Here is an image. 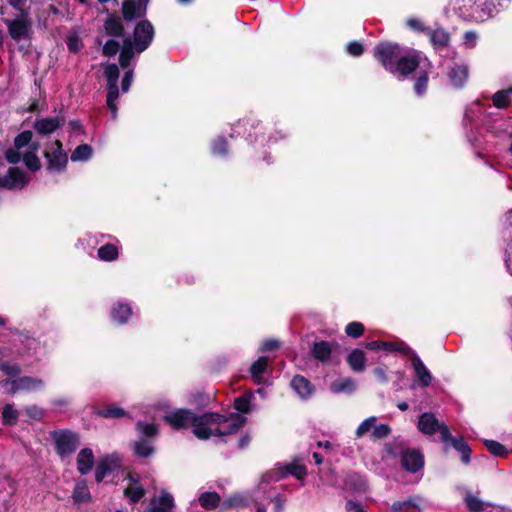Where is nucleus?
I'll return each instance as SVG.
<instances>
[{
	"label": "nucleus",
	"instance_id": "nucleus-1",
	"mask_svg": "<svg viewBox=\"0 0 512 512\" xmlns=\"http://www.w3.org/2000/svg\"><path fill=\"white\" fill-rule=\"evenodd\" d=\"M164 420L174 429L193 428V434L201 440H206L213 435L223 436L236 433L245 423L246 419L236 415L228 419L217 413H205L196 416L186 409H178L167 413Z\"/></svg>",
	"mask_w": 512,
	"mask_h": 512
},
{
	"label": "nucleus",
	"instance_id": "nucleus-2",
	"mask_svg": "<svg viewBox=\"0 0 512 512\" xmlns=\"http://www.w3.org/2000/svg\"><path fill=\"white\" fill-rule=\"evenodd\" d=\"M401 55V46L395 42L381 41L373 49V57L389 73Z\"/></svg>",
	"mask_w": 512,
	"mask_h": 512
},
{
	"label": "nucleus",
	"instance_id": "nucleus-3",
	"mask_svg": "<svg viewBox=\"0 0 512 512\" xmlns=\"http://www.w3.org/2000/svg\"><path fill=\"white\" fill-rule=\"evenodd\" d=\"M120 75L119 68L116 64H108L104 69V76L107 81V96L106 104L107 108L112 114V119L117 118L118 107L116 100L119 97L118 78Z\"/></svg>",
	"mask_w": 512,
	"mask_h": 512
},
{
	"label": "nucleus",
	"instance_id": "nucleus-4",
	"mask_svg": "<svg viewBox=\"0 0 512 512\" xmlns=\"http://www.w3.org/2000/svg\"><path fill=\"white\" fill-rule=\"evenodd\" d=\"M155 36V29L148 19L140 20L133 30V41L137 53H142L149 48Z\"/></svg>",
	"mask_w": 512,
	"mask_h": 512
},
{
	"label": "nucleus",
	"instance_id": "nucleus-5",
	"mask_svg": "<svg viewBox=\"0 0 512 512\" xmlns=\"http://www.w3.org/2000/svg\"><path fill=\"white\" fill-rule=\"evenodd\" d=\"M52 438L56 452L61 458L70 456L80 444L78 435L69 430L56 431L52 434Z\"/></svg>",
	"mask_w": 512,
	"mask_h": 512
},
{
	"label": "nucleus",
	"instance_id": "nucleus-6",
	"mask_svg": "<svg viewBox=\"0 0 512 512\" xmlns=\"http://www.w3.org/2000/svg\"><path fill=\"white\" fill-rule=\"evenodd\" d=\"M17 12L18 16L15 19H3V22L7 25L9 36L15 41L28 37L31 28L29 10Z\"/></svg>",
	"mask_w": 512,
	"mask_h": 512
},
{
	"label": "nucleus",
	"instance_id": "nucleus-7",
	"mask_svg": "<svg viewBox=\"0 0 512 512\" xmlns=\"http://www.w3.org/2000/svg\"><path fill=\"white\" fill-rule=\"evenodd\" d=\"M420 67V56L419 53L413 52L411 54L401 55L398 61L395 63L392 71V75L398 79H407Z\"/></svg>",
	"mask_w": 512,
	"mask_h": 512
},
{
	"label": "nucleus",
	"instance_id": "nucleus-8",
	"mask_svg": "<svg viewBox=\"0 0 512 512\" xmlns=\"http://www.w3.org/2000/svg\"><path fill=\"white\" fill-rule=\"evenodd\" d=\"M418 429L424 433L431 435L436 431H439L441 440L447 443L450 438V430L444 423H440L438 419L432 413H423L419 417Z\"/></svg>",
	"mask_w": 512,
	"mask_h": 512
},
{
	"label": "nucleus",
	"instance_id": "nucleus-9",
	"mask_svg": "<svg viewBox=\"0 0 512 512\" xmlns=\"http://www.w3.org/2000/svg\"><path fill=\"white\" fill-rule=\"evenodd\" d=\"M29 183V177L19 167L8 168L6 174L0 177V187L7 190L23 189Z\"/></svg>",
	"mask_w": 512,
	"mask_h": 512
},
{
	"label": "nucleus",
	"instance_id": "nucleus-10",
	"mask_svg": "<svg viewBox=\"0 0 512 512\" xmlns=\"http://www.w3.org/2000/svg\"><path fill=\"white\" fill-rule=\"evenodd\" d=\"M33 138V133L30 130H25L19 133L13 141L14 147L6 149L4 156L9 164L16 165L21 161L20 150L30 144Z\"/></svg>",
	"mask_w": 512,
	"mask_h": 512
},
{
	"label": "nucleus",
	"instance_id": "nucleus-11",
	"mask_svg": "<svg viewBox=\"0 0 512 512\" xmlns=\"http://www.w3.org/2000/svg\"><path fill=\"white\" fill-rule=\"evenodd\" d=\"M65 116L60 109L56 117L37 118L33 123V129L40 136H47L54 133L65 124Z\"/></svg>",
	"mask_w": 512,
	"mask_h": 512
},
{
	"label": "nucleus",
	"instance_id": "nucleus-12",
	"mask_svg": "<svg viewBox=\"0 0 512 512\" xmlns=\"http://www.w3.org/2000/svg\"><path fill=\"white\" fill-rule=\"evenodd\" d=\"M240 128H244V130L248 132L247 138L250 141H258L259 138H262L261 141L264 140V126L262 125L261 121L257 120L256 118L252 116L243 118L233 126V131L240 135Z\"/></svg>",
	"mask_w": 512,
	"mask_h": 512
},
{
	"label": "nucleus",
	"instance_id": "nucleus-13",
	"mask_svg": "<svg viewBox=\"0 0 512 512\" xmlns=\"http://www.w3.org/2000/svg\"><path fill=\"white\" fill-rule=\"evenodd\" d=\"M43 156L47 160V170L50 172L64 171L68 164L67 153L59 151H45Z\"/></svg>",
	"mask_w": 512,
	"mask_h": 512
},
{
	"label": "nucleus",
	"instance_id": "nucleus-14",
	"mask_svg": "<svg viewBox=\"0 0 512 512\" xmlns=\"http://www.w3.org/2000/svg\"><path fill=\"white\" fill-rule=\"evenodd\" d=\"M122 17L125 21L131 22L146 16L147 10L135 0H124L121 6Z\"/></svg>",
	"mask_w": 512,
	"mask_h": 512
},
{
	"label": "nucleus",
	"instance_id": "nucleus-15",
	"mask_svg": "<svg viewBox=\"0 0 512 512\" xmlns=\"http://www.w3.org/2000/svg\"><path fill=\"white\" fill-rule=\"evenodd\" d=\"M43 386V381L38 378L21 377L11 382L9 393L14 395L19 391H35Z\"/></svg>",
	"mask_w": 512,
	"mask_h": 512
},
{
	"label": "nucleus",
	"instance_id": "nucleus-16",
	"mask_svg": "<svg viewBox=\"0 0 512 512\" xmlns=\"http://www.w3.org/2000/svg\"><path fill=\"white\" fill-rule=\"evenodd\" d=\"M173 497L168 493H162L159 497H153L144 512H173Z\"/></svg>",
	"mask_w": 512,
	"mask_h": 512
},
{
	"label": "nucleus",
	"instance_id": "nucleus-17",
	"mask_svg": "<svg viewBox=\"0 0 512 512\" xmlns=\"http://www.w3.org/2000/svg\"><path fill=\"white\" fill-rule=\"evenodd\" d=\"M469 77V68L465 64H454L449 69L448 78L455 88H463Z\"/></svg>",
	"mask_w": 512,
	"mask_h": 512
},
{
	"label": "nucleus",
	"instance_id": "nucleus-18",
	"mask_svg": "<svg viewBox=\"0 0 512 512\" xmlns=\"http://www.w3.org/2000/svg\"><path fill=\"white\" fill-rule=\"evenodd\" d=\"M424 460L420 452L416 450H405L402 453V466L409 472H416L423 467Z\"/></svg>",
	"mask_w": 512,
	"mask_h": 512
},
{
	"label": "nucleus",
	"instance_id": "nucleus-19",
	"mask_svg": "<svg viewBox=\"0 0 512 512\" xmlns=\"http://www.w3.org/2000/svg\"><path fill=\"white\" fill-rule=\"evenodd\" d=\"M103 27L106 35L111 37L119 38L125 34L122 18L116 14H109L104 21Z\"/></svg>",
	"mask_w": 512,
	"mask_h": 512
},
{
	"label": "nucleus",
	"instance_id": "nucleus-20",
	"mask_svg": "<svg viewBox=\"0 0 512 512\" xmlns=\"http://www.w3.org/2000/svg\"><path fill=\"white\" fill-rule=\"evenodd\" d=\"M128 480L129 483L124 489V495L131 503H137L145 495V489L139 483V479L135 475L129 474Z\"/></svg>",
	"mask_w": 512,
	"mask_h": 512
},
{
	"label": "nucleus",
	"instance_id": "nucleus-21",
	"mask_svg": "<svg viewBox=\"0 0 512 512\" xmlns=\"http://www.w3.org/2000/svg\"><path fill=\"white\" fill-rule=\"evenodd\" d=\"M119 466V460L116 457L108 456L103 458L95 470V480L100 483L107 474L111 473Z\"/></svg>",
	"mask_w": 512,
	"mask_h": 512
},
{
	"label": "nucleus",
	"instance_id": "nucleus-22",
	"mask_svg": "<svg viewBox=\"0 0 512 512\" xmlns=\"http://www.w3.org/2000/svg\"><path fill=\"white\" fill-rule=\"evenodd\" d=\"M427 35L429 36L430 42L435 49H444L449 46L450 34L444 28H437L435 30L427 29Z\"/></svg>",
	"mask_w": 512,
	"mask_h": 512
},
{
	"label": "nucleus",
	"instance_id": "nucleus-23",
	"mask_svg": "<svg viewBox=\"0 0 512 512\" xmlns=\"http://www.w3.org/2000/svg\"><path fill=\"white\" fill-rule=\"evenodd\" d=\"M94 465V454L90 448H83L77 455V470L80 474H88Z\"/></svg>",
	"mask_w": 512,
	"mask_h": 512
},
{
	"label": "nucleus",
	"instance_id": "nucleus-24",
	"mask_svg": "<svg viewBox=\"0 0 512 512\" xmlns=\"http://www.w3.org/2000/svg\"><path fill=\"white\" fill-rule=\"evenodd\" d=\"M366 347L370 350L384 349L387 351H399L404 355L412 353V350L404 343L372 341L367 343Z\"/></svg>",
	"mask_w": 512,
	"mask_h": 512
},
{
	"label": "nucleus",
	"instance_id": "nucleus-25",
	"mask_svg": "<svg viewBox=\"0 0 512 512\" xmlns=\"http://www.w3.org/2000/svg\"><path fill=\"white\" fill-rule=\"evenodd\" d=\"M136 50L130 37H127L123 41V47L119 55V64L125 69L130 66L131 61L134 57Z\"/></svg>",
	"mask_w": 512,
	"mask_h": 512
},
{
	"label": "nucleus",
	"instance_id": "nucleus-26",
	"mask_svg": "<svg viewBox=\"0 0 512 512\" xmlns=\"http://www.w3.org/2000/svg\"><path fill=\"white\" fill-rule=\"evenodd\" d=\"M412 364L415 374L423 386H429L432 381V376L421 359L417 355L412 356Z\"/></svg>",
	"mask_w": 512,
	"mask_h": 512
},
{
	"label": "nucleus",
	"instance_id": "nucleus-27",
	"mask_svg": "<svg viewBox=\"0 0 512 512\" xmlns=\"http://www.w3.org/2000/svg\"><path fill=\"white\" fill-rule=\"evenodd\" d=\"M292 388L302 397L307 398L313 393V386L303 376L296 375L291 381Z\"/></svg>",
	"mask_w": 512,
	"mask_h": 512
},
{
	"label": "nucleus",
	"instance_id": "nucleus-28",
	"mask_svg": "<svg viewBox=\"0 0 512 512\" xmlns=\"http://www.w3.org/2000/svg\"><path fill=\"white\" fill-rule=\"evenodd\" d=\"M447 443H451V445L461 454V460L464 464H468L470 462L472 451L463 438H456L450 434V438Z\"/></svg>",
	"mask_w": 512,
	"mask_h": 512
},
{
	"label": "nucleus",
	"instance_id": "nucleus-29",
	"mask_svg": "<svg viewBox=\"0 0 512 512\" xmlns=\"http://www.w3.org/2000/svg\"><path fill=\"white\" fill-rule=\"evenodd\" d=\"M347 362L352 370L361 372L365 369V353L360 349H354L347 358Z\"/></svg>",
	"mask_w": 512,
	"mask_h": 512
},
{
	"label": "nucleus",
	"instance_id": "nucleus-30",
	"mask_svg": "<svg viewBox=\"0 0 512 512\" xmlns=\"http://www.w3.org/2000/svg\"><path fill=\"white\" fill-rule=\"evenodd\" d=\"M332 347L326 341L315 342L312 348L313 356L319 361H326L330 358Z\"/></svg>",
	"mask_w": 512,
	"mask_h": 512
},
{
	"label": "nucleus",
	"instance_id": "nucleus-31",
	"mask_svg": "<svg viewBox=\"0 0 512 512\" xmlns=\"http://www.w3.org/2000/svg\"><path fill=\"white\" fill-rule=\"evenodd\" d=\"M428 82H429V73L425 69H420L417 73V77L415 79L413 89L414 92L422 96L426 93L428 89Z\"/></svg>",
	"mask_w": 512,
	"mask_h": 512
},
{
	"label": "nucleus",
	"instance_id": "nucleus-32",
	"mask_svg": "<svg viewBox=\"0 0 512 512\" xmlns=\"http://www.w3.org/2000/svg\"><path fill=\"white\" fill-rule=\"evenodd\" d=\"M356 389V384L351 378H340L331 384V390L334 393H352Z\"/></svg>",
	"mask_w": 512,
	"mask_h": 512
},
{
	"label": "nucleus",
	"instance_id": "nucleus-33",
	"mask_svg": "<svg viewBox=\"0 0 512 512\" xmlns=\"http://www.w3.org/2000/svg\"><path fill=\"white\" fill-rule=\"evenodd\" d=\"M417 497H410L404 501H397L390 507V512H413L418 507Z\"/></svg>",
	"mask_w": 512,
	"mask_h": 512
},
{
	"label": "nucleus",
	"instance_id": "nucleus-34",
	"mask_svg": "<svg viewBox=\"0 0 512 512\" xmlns=\"http://www.w3.org/2000/svg\"><path fill=\"white\" fill-rule=\"evenodd\" d=\"M68 51L77 54L81 51L84 44L77 31H70L65 39Z\"/></svg>",
	"mask_w": 512,
	"mask_h": 512
},
{
	"label": "nucleus",
	"instance_id": "nucleus-35",
	"mask_svg": "<svg viewBox=\"0 0 512 512\" xmlns=\"http://www.w3.org/2000/svg\"><path fill=\"white\" fill-rule=\"evenodd\" d=\"M93 149L89 144L78 145L71 154V161H87L91 158Z\"/></svg>",
	"mask_w": 512,
	"mask_h": 512
},
{
	"label": "nucleus",
	"instance_id": "nucleus-36",
	"mask_svg": "<svg viewBox=\"0 0 512 512\" xmlns=\"http://www.w3.org/2000/svg\"><path fill=\"white\" fill-rule=\"evenodd\" d=\"M72 497L75 502L83 503L90 499L89 489L84 481L76 483Z\"/></svg>",
	"mask_w": 512,
	"mask_h": 512
},
{
	"label": "nucleus",
	"instance_id": "nucleus-37",
	"mask_svg": "<svg viewBox=\"0 0 512 512\" xmlns=\"http://www.w3.org/2000/svg\"><path fill=\"white\" fill-rule=\"evenodd\" d=\"M220 502V496L216 492H205L199 497V503L205 509H214Z\"/></svg>",
	"mask_w": 512,
	"mask_h": 512
},
{
	"label": "nucleus",
	"instance_id": "nucleus-38",
	"mask_svg": "<svg viewBox=\"0 0 512 512\" xmlns=\"http://www.w3.org/2000/svg\"><path fill=\"white\" fill-rule=\"evenodd\" d=\"M21 160L30 172H37L42 167L39 157L37 154H33L32 152H25L21 156Z\"/></svg>",
	"mask_w": 512,
	"mask_h": 512
},
{
	"label": "nucleus",
	"instance_id": "nucleus-39",
	"mask_svg": "<svg viewBox=\"0 0 512 512\" xmlns=\"http://www.w3.org/2000/svg\"><path fill=\"white\" fill-rule=\"evenodd\" d=\"M131 315V308L125 304H118L112 312V318L120 324L125 323Z\"/></svg>",
	"mask_w": 512,
	"mask_h": 512
},
{
	"label": "nucleus",
	"instance_id": "nucleus-40",
	"mask_svg": "<svg viewBox=\"0 0 512 512\" xmlns=\"http://www.w3.org/2000/svg\"><path fill=\"white\" fill-rule=\"evenodd\" d=\"M98 256L101 260L112 261L118 257V249L113 244H106L98 249Z\"/></svg>",
	"mask_w": 512,
	"mask_h": 512
},
{
	"label": "nucleus",
	"instance_id": "nucleus-41",
	"mask_svg": "<svg viewBox=\"0 0 512 512\" xmlns=\"http://www.w3.org/2000/svg\"><path fill=\"white\" fill-rule=\"evenodd\" d=\"M18 411L12 404H6L2 411V421L5 425H15L18 420Z\"/></svg>",
	"mask_w": 512,
	"mask_h": 512
},
{
	"label": "nucleus",
	"instance_id": "nucleus-42",
	"mask_svg": "<svg viewBox=\"0 0 512 512\" xmlns=\"http://www.w3.org/2000/svg\"><path fill=\"white\" fill-rule=\"evenodd\" d=\"M211 150L214 155L226 156L228 153V142L223 136H218L211 143Z\"/></svg>",
	"mask_w": 512,
	"mask_h": 512
},
{
	"label": "nucleus",
	"instance_id": "nucleus-43",
	"mask_svg": "<svg viewBox=\"0 0 512 512\" xmlns=\"http://www.w3.org/2000/svg\"><path fill=\"white\" fill-rule=\"evenodd\" d=\"M493 105L498 109H505L510 105V98L506 90H499L492 96Z\"/></svg>",
	"mask_w": 512,
	"mask_h": 512
},
{
	"label": "nucleus",
	"instance_id": "nucleus-44",
	"mask_svg": "<svg viewBox=\"0 0 512 512\" xmlns=\"http://www.w3.org/2000/svg\"><path fill=\"white\" fill-rule=\"evenodd\" d=\"M134 450L139 457H148L153 453V447L148 440H139L134 445Z\"/></svg>",
	"mask_w": 512,
	"mask_h": 512
},
{
	"label": "nucleus",
	"instance_id": "nucleus-45",
	"mask_svg": "<svg viewBox=\"0 0 512 512\" xmlns=\"http://www.w3.org/2000/svg\"><path fill=\"white\" fill-rule=\"evenodd\" d=\"M268 358L261 357L257 361H255L251 366V374L255 379H260L262 374L266 371L268 366Z\"/></svg>",
	"mask_w": 512,
	"mask_h": 512
},
{
	"label": "nucleus",
	"instance_id": "nucleus-46",
	"mask_svg": "<svg viewBox=\"0 0 512 512\" xmlns=\"http://www.w3.org/2000/svg\"><path fill=\"white\" fill-rule=\"evenodd\" d=\"M485 446L494 456L504 457L508 454L507 449L501 443L494 440H486Z\"/></svg>",
	"mask_w": 512,
	"mask_h": 512
},
{
	"label": "nucleus",
	"instance_id": "nucleus-47",
	"mask_svg": "<svg viewBox=\"0 0 512 512\" xmlns=\"http://www.w3.org/2000/svg\"><path fill=\"white\" fill-rule=\"evenodd\" d=\"M98 414L105 418H119L126 415V412L115 405H109L107 408L98 411Z\"/></svg>",
	"mask_w": 512,
	"mask_h": 512
},
{
	"label": "nucleus",
	"instance_id": "nucleus-48",
	"mask_svg": "<svg viewBox=\"0 0 512 512\" xmlns=\"http://www.w3.org/2000/svg\"><path fill=\"white\" fill-rule=\"evenodd\" d=\"M375 423H376V417H374V416H371V417L365 419L364 421H362L361 424L356 429V432H355L356 437L357 438L363 437L369 430H371V428H374Z\"/></svg>",
	"mask_w": 512,
	"mask_h": 512
},
{
	"label": "nucleus",
	"instance_id": "nucleus-49",
	"mask_svg": "<svg viewBox=\"0 0 512 512\" xmlns=\"http://www.w3.org/2000/svg\"><path fill=\"white\" fill-rule=\"evenodd\" d=\"M120 49V44L118 41L114 39H109L106 41L102 48V54L105 57H113L115 56Z\"/></svg>",
	"mask_w": 512,
	"mask_h": 512
},
{
	"label": "nucleus",
	"instance_id": "nucleus-50",
	"mask_svg": "<svg viewBox=\"0 0 512 512\" xmlns=\"http://www.w3.org/2000/svg\"><path fill=\"white\" fill-rule=\"evenodd\" d=\"M250 403H251V396L250 395H244L241 397H238L234 401V408L237 411H240L242 413H247L250 411Z\"/></svg>",
	"mask_w": 512,
	"mask_h": 512
},
{
	"label": "nucleus",
	"instance_id": "nucleus-51",
	"mask_svg": "<svg viewBox=\"0 0 512 512\" xmlns=\"http://www.w3.org/2000/svg\"><path fill=\"white\" fill-rule=\"evenodd\" d=\"M345 332L349 337L358 338L363 334L364 326L360 322H351L346 326Z\"/></svg>",
	"mask_w": 512,
	"mask_h": 512
},
{
	"label": "nucleus",
	"instance_id": "nucleus-52",
	"mask_svg": "<svg viewBox=\"0 0 512 512\" xmlns=\"http://www.w3.org/2000/svg\"><path fill=\"white\" fill-rule=\"evenodd\" d=\"M287 472L299 480L304 478L307 474L306 467L304 465L298 464V463H292V464L288 465Z\"/></svg>",
	"mask_w": 512,
	"mask_h": 512
},
{
	"label": "nucleus",
	"instance_id": "nucleus-53",
	"mask_svg": "<svg viewBox=\"0 0 512 512\" xmlns=\"http://www.w3.org/2000/svg\"><path fill=\"white\" fill-rule=\"evenodd\" d=\"M137 430L145 436H155L158 432L157 427L153 423L138 422L136 424Z\"/></svg>",
	"mask_w": 512,
	"mask_h": 512
},
{
	"label": "nucleus",
	"instance_id": "nucleus-54",
	"mask_svg": "<svg viewBox=\"0 0 512 512\" xmlns=\"http://www.w3.org/2000/svg\"><path fill=\"white\" fill-rule=\"evenodd\" d=\"M385 452L389 457H396L398 453H403V443L400 441H393L385 445Z\"/></svg>",
	"mask_w": 512,
	"mask_h": 512
},
{
	"label": "nucleus",
	"instance_id": "nucleus-55",
	"mask_svg": "<svg viewBox=\"0 0 512 512\" xmlns=\"http://www.w3.org/2000/svg\"><path fill=\"white\" fill-rule=\"evenodd\" d=\"M391 432V429L386 424H380L378 426H374L371 437L374 440H379L387 437Z\"/></svg>",
	"mask_w": 512,
	"mask_h": 512
},
{
	"label": "nucleus",
	"instance_id": "nucleus-56",
	"mask_svg": "<svg viewBox=\"0 0 512 512\" xmlns=\"http://www.w3.org/2000/svg\"><path fill=\"white\" fill-rule=\"evenodd\" d=\"M26 415L35 421H39L44 417V411L36 405L27 406L24 409Z\"/></svg>",
	"mask_w": 512,
	"mask_h": 512
},
{
	"label": "nucleus",
	"instance_id": "nucleus-57",
	"mask_svg": "<svg viewBox=\"0 0 512 512\" xmlns=\"http://www.w3.org/2000/svg\"><path fill=\"white\" fill-rule=\"evenodd\" d=\"M346 50L350 55L359 57L364 53V46L358 41H351L347 44Z\"/></svg>",
	"mask_w": 512,
	"mask_h": 512
},
{
	"label": "nucleus",
	"instance_id": "nucleus-58",
	"mask_svg": "<svg viewBox=\"0 0 512 512\" xmlns=\"http://www.w3.org/2000/svg\"><path fill=\"white\" fill-rule=\"evenodd\" d=\"M466 504L470 511L479 512L483 509V503L475 496L469 495L466 497Z\"/></svg>",
	"mask_w": 512,
	"mask_h": 512
},
{
	"label": "nucleus",
	"instance_id": "nucleus-59",
	"mask_svg": "<svg viewBox=\"0 0 512 512\" xmlns=\"http://www.w3.org/2000/svg\"><path fill=\"white\" fill-rule=\"evenodd\" d=\"M133 80V71L128 70L124 73V76L121 81V89L123 92H127L131 86Z\"/></svg>",
	"mask_w": 512,
	"mask_h": 512
},
{
	"label": "nucleus",
	"instance_id": "nucleus-60",
	"mask_svg": "<svg viewBox=\"0 0 512 512\" xmlns=\"http://www.w3.org/2000/svg\"><path fill=\"white\" fill-rule=\"evenodd\" d=\"M1 370L9 376H15L20 372V368L16 364L11 365L4 363L1 365Z\"/></svg>",
	"mask_w": 512,
	"mask_h": 512
},
{
	"label": "nucleus",
	"instance_id": "nucleus-61",
	"mask_svg": "<svg viewBox=\"0 0 512 512\" xmlns=\"http://www.w3.org/2000/svg\"><path fill=\"white\" fill-rule=\"evenodd\" d=\"M477 33L474 31H466L464 34V43L469 47L473 48L476 45Z\"/></svg>",
	"mask_w": 512,
	"mask_h": 512
},
{
	"label": "nucleus",
	"instance_id": "nucleus-62",
	"mask_svg": "<svg viewBox=\"0 0 512 512\" xmlns=\"http://www.w3.org/2000/svg\"><path fill=\"white\" fill-rule=\"evenodd\" d=\"M407 25L418 32H427V29L424 24L418 19H409Z\"/></svg>",
	"mask_w": 512,
	"mask_h": 512
},
{
	"label": "nucleus",
	"instance_id": "nucleus-63",
	"mask_svg": "<svg viewBox=\"0 0 512 512\" xmlns=\"http://www.w3.org/2000/svg\"><path fill=\"white\" fill-rule=\"evenodd\" d=\"M7 2L16 11L29 10L26 7L27 0H7Z\"/></svg>",
	"mask_w": 512,
	"mask_h": 512
},
{
	"label": "nucleus",
	"instance_id": "nucleus-64",
	"mask_svg": "<svg viewBox=\"0 0 512 512\" xmlns=\"http://www.w3.org/2000/svg\"><path fill=\"white\" fill-rule=\"evenodd\" d=\"M347 512H365L362 506L356 502L348 501L346 503Z\"/></svg>",
	"mask_w": 512,
	"mask_h": 512
}]
</instances>
